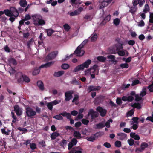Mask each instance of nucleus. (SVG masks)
Instances as JSON below:
<instances>
[{"label":"nucleus","instance_id":"32","mask_svg":"<svg viewBox=\"0 0 153 153\" xmlns=\"http://www.w3.org/2000/svg\"><path fill=\"white\" fill-rule=\"evenodd\" d=\"M63 28L65 31L68 32L70 29L71 27L68 24H65L63 25Z\"/></svg>","mask_w":153,"mask_h":153},{"label":"nucleus","instance_id":"58","mask_svg":"<svg viewBox=\"0 0 153 153\" xmlns=\"http://www.w3.org/2000/svg\"><path fill=\"white\" fill-rule=\"evenodd\" d=\"M128 143L130 146H132L134 143V141L133 139H129L128 140Z\"/></svg>","mask_w":153,"mask_h":153},{"label":"nucleus","instance_id":"33","mask_svg":"<svg viewBox=\"0 0 153 153\" xmlns=\"http://www.w3.org/2000/svg\"><path fill=\"white\" fill-rule=\"evenodd\" d=\"M22 81H23L25 82H28L30 81V79L27 76L25 75L23 76L22 78Z\"/></svg>","mask_w":153,"mask_h":153},{"label":"nucleus","instance_id":"30","mask_svg":"<svg viewBox=\"0 0 153 153\" xmlns=\"http://www.w3.org/2000/svg\"><path fill=\"white\" fill-rule=\"evenodd\" d=\"M19 3L21 6L23 7H25L27 5V2L25 0H21Z\"/></svg>","mask_w":153,"mask_h":153},{"label":"nucleus","instance_id":"11","mask_svg":"<svg viewBox=\"0 0 153 153\" xmlns=\"http://www.w3.org/2000/svg\"><path fill=\"white\" fill-rule=\"evenodd\" d=\"M14 111L16 113L17 116H20L22 114V109L17 105L14 106Z\"/></svg>","mask_w":153,"mask_h":153},{"label":"nucleus","instance_id":"63","mask_svg":"<svg viewBox=\"0 0 153 153\" xmlns=\"http://www.w3.org/2000/svg\"><path fill=\"white\" fill-rule=\"evenodd\" d=\"M115 146L117 147H120L121 145V143L119 141H116L115 143Z\"/></svg>","mask_w":153,"mask_h":153},{"label":"nucleus","instance_id":"4","mask_svg":"<svg viewBox=\"0 0 153 153\" xmlns=\"http://www.w3.org/2000/svg\"><path fill=\"white\" fill-rule=\"evenodd\" d=\"M3 12L7 16L12 17L13 16L17 17L18 16L19 13L17 10L14 7H10V10H4Z\"/></svg>","mask_w":153,"mask_h":153},{"label":"nucleus","instance_id":"55","mask_svg":"<svg viewBox=\"0 0 153 153\" xmlns=\"http://www.w3.org/2000/svg\"><path fill=\"white\" fill-rule=\"evenodd\" d=\"M39 143L41 147H45L46 146L45 142L43 140L39 142Z\"/></svg>","mask_w":153,"mask_h":153},{"label":"nucleus","instance_id":"3","mask_svg":"<svg viewBox=\"0 0 153 153\" xmlns=\"http://www.w3.org/2000/svg\"><path fill=\"white\" fill-rule=\"evenodd\" d=\"M91 62V60L88 59L82 64L76 66L73 70V71L74 72H77L80 70H83L85 68H88Z\"/></svg>","mask_w":153,"mask_h":153},{"label":"nucleus","instance_id":"53","mask_svg":"<svg viewBox=\"0 0 153 153\" xmlns=\"http://www.w3.org/2000/svg\"><path fill=\"white\" fill-rule=\"evenodd\" d=\"M69 15L71 16H73L79 15L76 10L74 12H72L69 13Z\"/></svg>","mask_w":153,"mask_h":153},{"label":"nucleus","instance_id":"35","mask_svg":"<svg viewBox=\"0 0 153 153\" xmlns=\"http://www.w3.org/2000/svg\"><path fill=\"white\" fill-rule=\"evenodd\" d=\"M137 9V7H135V6L134 7H131L130 8L129 12L131 13L132 14H134V13L136 11Z\"/></svg>","mask_w":153,"mask_h":153},{"label":"nucleus","instance_id":"34","mask_svg":"<svg viewBox=\"0 0 153 153\" xmlns=\"http://www.w3.org/2000/svg\"><path fill=\"white\" fill-rule=\"evenodd\" d=\"M148 146L147 143L145 142L143 143L141 145V149L143 150L145 148H147Z\"/></svg>","mask_w":153,"mask_h":153},{"label":"nucleus","instance_id":"47","mask_svg":"<svg viewBox=\"0 0 153 153\" xmlns=\"http://www.w3.org/2000/svg\"><path fill=\"white\" fill-rule=\"evenodd\" d=\"M146 89L145 88H143L142 91L141 92L140 94L141 96L143 97L146 94Z\"/></svg>","mask_w":153,"mask_h":153},{"label":"nucleus","instance_id":"46","mask_svg":"<svg viewBox=\"0 0 153 153\" xmlns=\"http://www.w3.org/2000/svg\"><path fill=\"white\" fill-rule=\"evenodd\" d=\"M54 32V30L51 29H49L47 30V35L49 36H51L52 33Z\"/></svg>","mask_w":153,"mask_h":153},{"label":"nucleus","instance_id":"6","mask_svg":"<svg viewBox=\"0 0 153 153\" xmlns=\"http://www.w3.org/2000/svg\"><path fill=\"white\" fill-rule=\"evenodd\" d=\"M135 94V92L134 91H132L130 93V95L128 97L123 96L122 98V100L124 101H131L134 99V96Z\"/></svg>","mask_w":153,"mask_h":153},{"label":"nucleus","instance_id":"27","mask_svg":"<svg viewBox=\"0 0 153 153\" xmlns=\"http://www.w3.org/2000/svg\"><path fill=\"white\" fill-rule=\"evenodd\" d=\"M79 96L77 95H75L72 101V102L75 104H77L79 103L78 100Z\"/></svg>","mask_w":153,"mask_h":153},{"label":"nucleus","instance_id":"60","mask_svg":"<svg viewBox=\"0 0 153 153\" xmlns=\"http://www.w3.org/2000/svg\"><path fill=\"white\" fill-rule=\"evenodd\" d=\"M107 58L113 61H114L115 59V56L112 55H110L107 56Z\"/></svg>","mask_w":153,"mask_h":153},{"label":"nucleus","instance_id":"41","mask_svg":"<svg viewBox=\"0 0 153 153\" xmlns=\"http://www.w3.org/2000/svg\"><path fill=\"white\" fill-rule=\"evenodd\" d=\"M70 67L69 65L67 64H63L62 65L61 68L62 69L66 70L68 69Z\"/></svg>","mask_w":153,"mask_h":153},{"label":"nucleus","instance_id":"49","mask_svg":"<svg viewBox=\"0 0 153 153\" xmlns=\"http://www.w3.org/2000/svg\"><path fill=\"white\" fill-rule=\"evenodd\" d=\"M149 22L150 23H153V13H150Z\"/></svg>","mask_w":153,"mask_h":153},{"label":"nucleus","instance_id":"26","mask_svg":"<svg viewBox=\"0 0 153 153\" xmlns=\"http://www.w3.org/2000/svg\"><path fill=\"white\" fill-rule=\"evenodd\" d=\"M64 73L63 71H60L55 72L54 75V76L57 77H59L62 75Z\"/></svg>","mask_w":153,"mask_h":153},{"label":"nucleus","instance_id":"31","mask_svg":"<svg viewBox=\"0 0 153 153\" xmlns=\"http://www.w3.org/2000/svg\"><path fill=\"white\" fill-rule=\"evenodd\" d=\"M59 135V133L56 132L53 133L51 135V137L52 139H56L57 137Z\"/></svg>","mask_w":153,"mask_h":153},{"label":"nucleus","instance_id":"18","mask_svg":"<svg viewBox=\"0 0 153 153\" xmlns=\"http://www.w3.org/2000/svg\"><path fill=\"white\" fill-rule=\"evenodd\" d=\"M117 138L120 140H123L126 138V135L123 133H120L117 134Z\"/></svg>","mask_w":153,"mask_h":153},{"label":"nucleus","instance_id":"38","mask_svg":"<svg viewBox=\"0 0 153 153\" xmlns=\"http://www.w3.org/2000/svg\"><path fill=\"white\" fill-rule=\"evenodd\" d=\"M62 115L60 113L59 115H56L53 117V118L58 120H61L63 119V117L62 116Z\"/></svg>","mask_w":153,"mask_h":153},{"label":"nucleus","instance_id":"2","mask_svg":"<svg viewBox=\"0 0 153 153\" xmlns=\"http://www.w3.org/2000/svg\"><path fill=\"white\" fill-rule=\"evenodd\" d=\"M33 24L36 26L43 25L45 24V20L42 19V17L40 15L34 14L31 16Z\"/></svg>","mask_w":153,"mask_h":153},{"label":"nucleus","instance_id":"20","mask_svg":"<svg viewBox=\"0 0 153 153\" xmlns=\"http://www.w3.org/2000/svg\"><path fill=\"white\" fill-rule=\"evenodd\" d=\"M82 149L79 147L74 148L72 150V153H81Z\"/></svg>","mask_w":153,"mask_h":153},{"label":"nucleus","instance_id":"44","mask_svg":"<svg viewBox=\"0 0 153 153\" xmlns=\"http://www.w3.org/2000/svg\"><path fill=\"white\" fill-rule=\"evenodd\" d=\"M39 68H36L34 69V70L33 73V75H36L39 74Z\"/></svg>","mask_w":153,"mask_h":153},{"label":"nucleus","instance_id":"14","mask_svg":"<svg viewBox=\"0 0 153 153\" xmlns=\"http://www.w3.org/2000/svg\"><path fill=\"white\" fill-rule=\"evenodd\" d=\"M58 53L57 51H55L50 53L47 57V59H51L56 56Z\"/></svg>","mask_w":153,"mask_h":153},{"label":"nucleus","instance_id":"8","mask_svg":"<svg viewBox=\"0 0 153 153\" xmlns=\"http://www.w3.org/2000/svg\"><path fill=\"white\" fill-rule=\"evenodd\" d=\"M82 48L79 46L75 51L74 53L77 56H82L84 54L85 52L82 49Z\"/></svg>","mask_w":153,"mask_h":153},{"label":"nucleus","instance_id":"45","mask_svg":"<svg viewBox=\"0 0 153 153\" xmlns=\"http://www.w3.org/2000/svg\"><path fill=\"white\" fill-rule=\"evenodd\" d=\"M11 114L12 115V117L13 119L12 122L13 123H15L17 120L16 117L15 115L14 114L13 112H11Z\"/></svg>","mask_w":153,"mask_h":153},{"label":"nucleus","instance_id":"59","mask_svg":"<svg viewBox=\"0 0 153 153\" xmlns=\"http://www.w3.org/2000/svg\"><path fill=\"white\" fill-rule=\"evenodd\" d=\"M10 62L11 65H15L16 64V62L15 60L13 58L11 59L10 60Z\"/></svg>","mask_w":153,"mask_h":153},{"label":"nucleus","instance_id":"48","mask_svg":"<svg viewBox=\"0 0 153 153\" xmlns=\"http://www.w3.org/2000/svg\"><path fill=\"white\" fill-rule=\"evenodd\" d=\"M133 107H135L138 109H140L141 108V105L139 103H135L133 104L132 105Z\"/></svg>","mask_w":153,"mask_h":153},{"label":"nucleus","instance_id":"64","mask_svg":"<svg viewBox=\"0 0 153 153\" xmlns=\"http://www.w3.org/2000/svg\"><path fill=\"white\" fill-rule=\"evenodd\" d=\"M146 120H149L151 122H153V112H152V116H150L147 117L146 118Z\"/></svg>","mask_w":153,"mask_h":153},{"label":"nucleus","instance_id":"56","mask_svg":"<svg viewBox=\"0 0 153 153\" xmlns=\"http://www.w3.org/2000/svg\"><path fill=\"white\" fill-rule=\"evenodd\" d=\"M137 25L139 27H142L144 26L145 23L143 20H141L138 23Z\"/></svg>","mask_w":153,"mask_h":153},{"label":"nucleus","instance_id":"10","mask_svg":"<svg viewBox=\"0 0 153 153\" xmlns=\"http://www.w3.org/2000/svg\"><path fill=\"white\" fill-rule=\"evenodd\" d=\"M123 47L121 45L119 48H117V50L118 51L117 52L118 54L120 56H123L126 53L127 55H128V53L126 50H123Z\"/></svg>","mask_w":153,"mask_h":153},{"label":"nucleus","instance_id":"39","mask_svg":"<svg viewBox=\"0 0 153 153\" xmlns=\"http://www.w3.org/2000/svg\"><path fill=\"white\" fill-rule=\"evenodd\" d=\"M104 122H102L96 125V127L97 128H101L105 126Z\"/></svg>","mask_w":153,"mask_h":153},{"label":"nucleus","instance_id":"1","mask_svg":"<svg viewBox=\"0 0 153 153\" xmlns=\"http://www.w3.org/2000/svg\"><path fill=\"white\" fill-rule=\"evenodd\" d=\"M99 71V69L97 65H94L90 68L84 71V75L86 76H91V78L94 79L95 74H97Z\"/></svg>","mask_w":153,"mask_h":153},{"label":"nucleus","instance_id":"5","mask_svg":"<svg viewBox=\"0 0 153 153\" xmlns=\"http://www.w3.org/2000/svg\"><path fill=\"white\" fill-rule=\"evenodd\" d=\"M26 111L27 116L30 118H33L36 114V112L30 107L26 108Z\"/></svg>","mask_w":153,"mask_h":153},{"label":"nucleus","instance_id":"12","mask_svg":"<svg viewBox=\"0 0 153 153\" xmlns=\"http://www.w3.org/2000/svg\"><path fill=\"white\" fill-rule=\"evenodd\" d=\"M73 92L71 91H68L65 93V100L66 101H69L73 97Z\"/></svg>","mask_w":153,"mask_h":153},{"label":"nucleus","instance_id":"54","mask_svg":"<svg viewBox=\"0 0 153 153\" xmlns=\"http://www.w3.org/2000/svg\"><path fill=\"white\" fill-rule=\"evenodd\" d=\"M88 39H85L79 46V47H83L84 45L88 42Z\"/></svg>","mask_w":153,"mask_h":153},{"label":"nucleus","instance_id":"61","mask_svg":"<svg viewBox=\"0 0 153 153\" xmlns=\"http://www.w3.org/2000/svg\"><path fill=\"white\" fill-rule=\"evenodd\" d=\"M128 44L131 45H133L135 44V42L134 40H129L128 41Z\"/></svg>","mask_w":153,"mask_h":153},{"label":"nucleus","instance_id":"42","mask_svg":"<svg viewBox=\"0 0 153 153\" xmlns=\"http://www.w3.org/2000/svg\"><path fill=\"white\" fill-rule=\"evenodd\" d=\"M120 66L122 68H127L128 67L129 65L128 64L126 63H123L120 64Z\"/></svg>","mask_w":153,"mask_h":153},{"label":"nucleus","instance_id":"23","mask_svg":"<svg viewBox=\"0 0 153 153\" xmlns=\"http://www.w3.org/2000/svg\"><path fill=\"white\" fill-rule=\"evenodd\" d=\"M100 86L95 87L94 86H89L88 88V90L89 92H91L92 91H96L100 89Z\"/></svg>","mask_w":153,"mask_h":153},{"label":"nucleus","instance_id":"28","mask_svg":"<svg viewBox=\"0 0 153 153\" xmlns=\"http://www.w3.org/2000/svg\"><path fill=\"white\" fill-rule=\"evenodd\" d=\"M74 136L76 137L77 139H79L81 138V134L77 131H74Z\"/></svg>","mask_w":153,"mask_h":153},{"label":"nucleus","instance_id":"7","mask_svg":"<svg viewBox=\"0 0 153 153\" xmlns=\"http://www.w3.org/2000/svg\"><path fill=\"white\" fill-rule=\"evenodd\" d=\"M112 0H100V7L102 8L107 6Z\"/></svg>","mask_w":153,"mask_h":153},{"label":"nucleus","instance_id":"9","mask_svg":"<svg viewBox=\"0 0 153 153\" xmlns=\"http://www.w3.org/2000/svg\"><path fill=\"white\" fill-rule=\"evenodd\" d=\"M61 102V100H55L51 102L48 103L47 104L48 108L50 110H52L53 108V106Z\"/></svg>","mask_w":153,"mask_h":153},{"label":"nucleus","instance_id":"62","mask_svg":"<svg viewBox=\"0 0 153 153\" xmlns=\"http://www.w3.org/2000/svg\"><path fill=\"white\" fill-rule=\"evenodd\" d=\"M30 146L32 149H34L36 148V145L34 143H30Z\"/></svg>","mask_w":153,"mask_h":153},{"label":"nucleus","instance_id":"37","mask_svg":"<svg viewBox=\"0 0 153 153\" xmlns=\"http://www.w3.org/2000/svg\"><path fill=\"white\" fill-rule=\"evenodd\" d=\"M63 116L66 117L68 119H70L71 117V114L69 113H67L66 112L61 113Z\"/></svg>","mask_w":153,"mask_h":153},{"label":"nucleus","instance_id":"29","mask_svg":"<svg viewBox=\"0 0 153 153\" xmlns=\"http://www.w3.org/2000/svg\"><path fill=\"white\" fill-rule=\"evenodd\" d=\"M96 59L98 60L100 62H103L105 61L106 59L103 56H99L95 58V59Z\"/></svg>","mask_w":153,"mask_h":153},{"label":"nucleus","instance_id":"22","mask_svg":"<svg viewBox=\"0 0 153 153\" xmlns=\"http://www.w3.org/2000/svg\"><path fill=\"white\" fill-rule=\"evenodd\" d=\"M54 63L53 62H48L42 65L39 67V68H47L49 67L50 66L53 65Z\"/></svg>","mask_w":153,"mask_h":153},{"label":"nucleus","instance_id":"19","mask_svg":"<svg viewBox=\"0 0 153 153\" xmlns=\"http://www.w3.org/2000/svg\"><path fill=\"white\" fill-rule=\"evenodd\" d=\"M23 76V75L22 73L20 72L17 73L16 74V77L19 82H21L22 81V78Z\"/></svg>","mask_w":153,"mask_h":153},{"label":"nucleus","instance_id":"57","mask_svg":"<svg viewBox=\"0 0 153 153\" xmlns=\"http://www.w3.org/2000/svg\"><path fill=\"white\" fill-rule=\"evenodd\" d=\"M72 56H73V55L72 54H71L69 56L68 55H66L65 56V57L62 59V60L63 61H66L67 60H68L70 58H71V57H72Z\"/></svg>","mask_w":153,"mask_h":153},{"label":"nucleus","instance_id":"21","mask_svg":"<svg viewBox=\"0 0 153 153\" xmlns=\"http://www.w3.org/2000/svg\"><path fill=\"white\" fill-rule=\"evenodd\" d=\"M37 86L42 91H43L44 90V87L43 82L41 81H38L37 82Z\"/></svg>","mask_w":153,"mask_h":153},{"label":"nucleus","instance_id":"16","mask_svg":"<svg viewBox=\"0 0 153 153\" xmlns=\"http://www.w3.org/2000/svg\"><path fill=\"white\" fill-rule=\"evenodd\" d=\"M31 18V16L29 14H26V15L25 17L22 19V20L19 21V23L20 25H22L23 24L24 22L28 21Z\"/></svg>","mask_w":153,"mask_h":153},{"label":"nucleus","instance_id":"13","mask_svg":"<svg viewBox=\"0 0 153 153\" xmlns=\"http://www.w3.org/2000/svg\"><path fill=\"white\" fill-rule=\"evenodd\" d=\"M98 114L97 112L94 111L92 109H90L89 111L88 114V116H91V118L93 119L97 117L98 116Z\"/></svg>","mask_w":153,"mask_h":153},{"label":"nucleus","instance_id":"25","mask_svg":"<svg viewBox=\"0 0 153 153\" xmlns=\"http://www.w3.org/2000/svg\"><path fill=\"white\" fill-rule=\"evenodd\" d=\"M130 137L136 140H138L140 139V137L138 135L135 134V133L131 132L130 133Z\"/></svg>","mask_w":153,"mask_h":153},{"label":"nucleus","instance_id":"43","mask_svg":"<svg viewBox=\"0 0 153 153\" xmlns=\"http://www.w3.org/2000/svg\"><path fill=\"white\" fill-rule=\"evenodd\" d=\"M120 20L118 18H116L113 21L114 24L116 26L119 25Z\"/></svg>","mask_w":153,"mask_h":153},{"label":"nucleus","instance_id":"24","mask_svg":"<svg viewBox=\"0 0 153 153\" xmlns=\"http://www.w3.org/2000/svg\"><path fill=\"white\" fill-rule=\"evenodd\" d=\"M97 38V34L95 33H93L90 37V39L91 42H94L96 41Z\"/></svg>","mask_w":153,"mask_h":153},{"label":"nucleus","instance_id":"36","mask_svg":"<svg viewBox=\"0 0 153 153\" xmlns=\"http://www.w3.org/2000/svg\"><path fill=\"white\" fill-rule=\"evenodd\" d=\"M150 8L149 6L147 4H146L144 7V8L143 11L145 13H147V12L149 11Z\"/></svg>","mask_w":153,"mask_h":153},{"label":"nucleus","instance_id":"40","mask_svg":"<svg viewBox=\"0 0 153 153\" xmlns=\"http://www.w3.org/2000/svg\"><path fill=\"white\" fill-rule=\"evenodd\" d=\"M1 132L6 135H8L9 134L10 131L7 130L6 131L4 129H2L1 130Z\"/></svg>","mask_w":153,"mask_h":153},{"label":"nucleus","instance_id":"15","mask_svg":"<svg viewBox=\"0 0 153 153\" xmlns=\"http://www.w3.org/2000/svg\"><path fill=\"white\" fill-rule=\"evenodd\" d=\"M96 110L98 112L100 113V115L102 117L105 116L106 114V111L101 107H98Z\"/></svg>","mask_w":153,"mask_h":153},{"label":"nucleus","instance_id":"52","mask_svg":"<svg viewBox=\"0 0 153 153\" xmlns=\"http://www.w3.org/2000/svg\"><path fill=\"white\" fill-rule=\"evenodd\" d=\"M87 140L90 141H94L95 140V137L94 136H91L89 137H87Z\"/></svg>","mask_w":153,"mask_h":153},{"label":"nucleus","instance_id":"17","mask_svg":"<svg viewBox=\"0 0 153 153\" xmlns=\"http://www.w3.org/2000/svg\"><path fill=\"white\" fill-rule=\"evenodd\" d=\"M77 142V141L76 139L73 138L72 139L71 141L68 144V148L69 149H70L74 145H75L76 144Z\"/></svg>","mask_w":153,"mask_h":153},{"label":"nucleus","instance_id":"51","mask_svg":"<svg viewBox=\"0 0 153 153\" xmlns=\"http://www.w3.org/2000/svg\"><path fill=\"white\" fill-rule=\"evenodd\" d=\"M134 109H132L130 110L128 112L127 114V116L128 117L131 116L134 114Z\"/></svg>","mask_w":153,"mask_h":153},{"label":"nucleus","instance_id":"50","mask_svg":"<svg viewBox=\"0 0 153 153\" xmlns=\"http://www.w3.org/2000/svg\"><path fill=\"white\" fill-rule=\"evenodd\" d=\"M112 120L111 119H109L105 123V126L107 128H109L110 127V123L112 122Z\"/></svg>","mask_w":153,"mask_h":153}]
</instances>
